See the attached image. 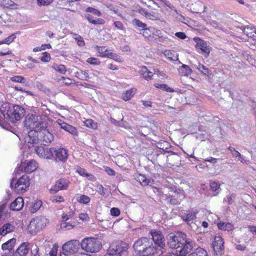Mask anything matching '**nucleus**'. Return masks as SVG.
Wrapping results in <instances>:
<instances>
[{
    "mask_svg": "<svg viewBox=\"0 0 256 256\" xmlns=\"http://www.w3.org/2000/svg\"><path fill=\"white\" fill-rule=\"evenodd\" d=\"M25 113L24 109L18 105L4 102L0 108V126L3 123H14L20 120Z\"/></svg>",
    "mask_w": 256,
    "mask_h": 256,
    "instance_id": "f257e3e1",
    "label": "nucleus"
},
{
    "mask_svg": "<svg viewBox=\"0 0 256 256\" xmlns=\"http://www.w3.org/2000/svg\"><path fill=\"white\" fill-rule=\"evenodd\" d=\"M54 140V136L44 126L39 130H30L28 132V140L30 144L46 146Z\"/></svg>",
    "mask_w": 256,
    "mask_h": 256,
    "instance_id": "f03ea898",
    "label": "nucleus"
},
{
    "mask_svg": "<svg viewBox=\"0 0 256 256\" xmlns=\"http://www.w3.org/2000/svg\"><path fill=\"white\" fill-rule=\"evenodd\" d=\"M134 248L140 256L153 255L157 251L152 240L146 238H142L136 240L134 244Z\"/></svg>",
    "mask_w": 256,
    "mask_h": 256,
    "instance_id": "7ed1b4c3",
    "label": "nucleus"
},
{
    "mask_svg": "<svg viewBox=\"0 0 256 256\" xmlns=\"http://www.w3.org/2000/svg\"><path fill=\"white\" fill-rule=\"evenodd\" d=\"M80 246L86 252L96 253L102 249V244L101 242L96 238L87 237L82 240Z\"/></svg>",
    "mask_w": 256,
    "mask_h": 256,
    "instance_id": "20e7f679",
    "label": "nucleus"
},
{
    "mask_svg": "<svg viewBox=\"0 0 256 256\" xmlns=\"http://www.w3.org/2000/svg\"><path fill=\"white\" fill-rule=\"evenodd\" d=\"M128 246V244L124 242H114L110 244L107 253L104 256H126Z\"/></svg>",
    "mask_w": 256,
    "mask_h": 256,
    "instance_id": "39448f33",
    "label": "nucleus"
},
{
    "mask_svg": "<svg viewBox=\"0 0 256 256\" xmlns=\"http://www.w3.org/2000/svg\"><path fill=\"white\" fill-rule=\"evenodd\" d=\"M30 184L29 177L26 174L22 176L18 180L13 178L10 182L11 188L18 194H22L26 191Z\"/></svg>",
    "mask_w": 256,
    "mask_h": 256,
    "instance_id": "423d86ee",
    "label": "nucleus"
},
{
    "mask_svg": "<svg viewBox=\"0 0 256 256\" xmlns=\"http://www.w3.org/2000/svg\"><path fill=\"white\" fill-rule=\"evenodd\" d=\"M48 220L44 216H38L30 221L28 226V232L32 235L42 230L48 223Z\"/></svg>",
    "mask_w": 256,
    "mask_h": 256,
    "instance_id": "0eeeda50",
    "label": "nucleus"
},
{
    "mask_svg": "<svg viewBox=\"0 0 256 256\" xmlns=\"http://www.w3.org/2000/svg\"><path fill=\"white\" fill-rule=\"evenodd\" d=\"M186 234L181 232L170 233L167 236L168 244L171 248H178L182 247L184 242Z\"/></svg>",
    "mask_w": 256,
    "mask_h": 256,
    "instance_id": "6e6552de",
    "label": "nucleus"
},
{
    "mask_svg": "<svg viewBox=\"0 0 256 256\" xmlns=\"http://www.w3.org/2000/svg\"><path fill=\"white\" fill-rule=\"evenodd\" d=\"M44 124L40 117L34 114L28 115L24 122V126L30 130L39 131L44 126Z\"/></svg>",
    "mask_w": 256,
    "mask_h": 256,
    "instance_id": "1a4fd4ad",
    "label": "nucleus"
},
{
    "mask_svg": "<svg viewBox=\"0 0 256 256\" xmlns=\"http://www.w3.org/2000/svg\"><path fill=\"white\" fill-rule=\"evenodd\" d=\"M80 243L78 240H73L64 244L62 247V251L67 254L72 255L76 254L80 248Z\"/></svg>",
    "mask_w": 256,
    "mask_h": 256,
    "instance_id": "9d476101",
    "label": "nucleus"
},
{
    "mask_svg": "<svg viewBox=\"0 0 256 256\" xmlns=\"http://www.w3.org/2000/svg\"><path fill=\"white\" fill-rule=\"evenodd\" d=\"M150 234L152 240L154 242V247L158 250H162L165 247V242L164 236L160 231L157 230H152L150 232Z\"/></svg>",
    "mask_w": 256,
    "mask_h": 256,
    "instance_id": "9b49d317",
    "label": "nucleus"
},
{
    "mask_svg": "<svg viewBox=\"0 0 256 256\" xmlns=\"http://www.w3.org/2000/svg\"><path fill=\"white\" fill-rule=\"evenodd\" d=\"M70 183L68 179L60 178L56 182L54 185L50 190V192L51 194H54L60 190H67Z\"/></svg>",
    "mask_w": 256,
    "mask_h": 256,
    "instance_id": "f8f14e48",
    "label": "nucleus"
},
{
    "mask_svg": "<svg viewBox=\"0 0 256 256\" xmlns=\"http://www.w3.org/2000/svg\"><path fill=\"white\" fill-rule=\"evenodd\" d=\"M224 241L220 236H216L212 244L213 250L214 254L217 256H220L224 252Z\"/></svg>",
    "mask_w": 256,
    "mask_h": 256,
    "instance_id": "ddd939ff",
    "label": "nucleus"
},
{
    "mask_svg": "<svg viewBox=\"0 0 256 256\" xmlns=\"http://www.w3.org/2000/svg\"><path fill=\"white\" fill-rule=\"evenodd\" d=\"M194 40L196 42V48L201 50L200 53L204 54L205 58H207L210 54V47L207 44L206 42L199 38H194Z\"/></svg>",
    "mask_w": 256,
    "mask_h": 256,
    "instance_id": "4468645a",
    "label": "nucleus"
},
{
    "mask_svg": "<svg viewBox=\"0 0 256 256\" xmlns=\"http://www.w3.org/2000/svg\"><path fill=\"white\" fill-rule=\"evenodd\" d=\"M68 150L64 148L56 149L54 148L53 158L56 162H64L68 158Z\"/></svg>",
    "mask_w": 256,
    "mask_h": 256,
    "instance_id": "2eb2a0df",
    "label": "nucleus"
},
{
    "mask_svg": "<svg viewBox=\"0 0 256 256\" xmlns=\"http://www.w3.org/2000/svg\"><path fill=\"white\" fill-rule=\"evenodd\" d=\"M194 242L190 238H185L184 242L182 244V248L179 251L180 256H186V254L190 253L193 248Z\"/></svg>",
    "mask_w": 256,
    "mask_h": 256,
    "instance_id": "dca6fc26",
    "label": "nucleus"
},
{
    "mask_svg": "<svg viewBox=\"0 0 256 256\" xmlns=\"http://www.w3.org/2000/svg\"><path fill=\"white\" fill-rule=\"evenodd\" d=\"M56 122L63 130L74 136H78V130L75 127L66 123L60 119L58 120Z\"/></svg>",
    "mask_w": 256,
    "mask_h": 256,
    "instance_id": "f3484780",
    "label": "nucleus"
},
{
    "mask_svg": "<svg viewBox=\"0 0 256 256\" xmlns=\"http://www.w3.org/2000/svg\"><path fill=\"white\" fill-rule=\"evenodd\" d=\"M174 193V196H169L168 199L171 204L176 205L180 204V201L184 198V191L181 190H176Z\"/></svg>",
    "mask_w": 256,
    "mask_h": 256,
    "instance_id": "a211bd4d",
    "label": "nucleus"
},
{
    "mask_svg": "<svg viewBox=\"0 0 256 256\" xmlns=\"http://www.w3.org/2000/svg\"><path fill=\"white\" fill-rule=\"evenodd\" d=\"M30 245L28 242H24L22 243L20 246L16 250L15 252V256H26L30 249Z\"/></svg>",
    "mask_w": 256,
    "mask_h": 256,
    "instance_id": "6ab92c4d",
    "label": "nucleus"
},
{
    "mask_svg": "<svg viewBox=\"0 0 256 256\" xmlns=\"http://www.w3.org/2000/svg\"><path fill=\"white\" fill-rule=\"evenodd\" d=\"M37 167V163L34 160H32L25 162L22 166V170L24 169L25 172L30 173L34 171Z\"/></svg>",
    "mask_w": 256,
    "mask_h": 256,
    "instance_id": "aec40b11",
    "label": "nucleus"
},
{
    "mask_svg": "<svg viewBox=\"0 0 256 256\" xmlns=\"http://www.w3.org/2000/svg\"><path fill=\"white\" fill-rule=\"evenodd\" d=\"M24 200L21 197L17 198L14 202H12L10 206V210H20L24 206Z\"/></svg>",
    "mask_w": 256,
    "mask_h": 256,
    "instance_id": "412c9836",
    "label": "nucleus"
},
{
    "mask_svg": "<svg viewBox=\"0 0 256 256\" xmlns=\"http://www.w3.org/2000/svg\"><path fill=\"white\" fill-rule=\"evenodd\" d=\"M7 204L6 202H0V221L4 220L8 215V210L6 208Z\"/></svg>",
    "mask_w": 256,
    "mask_h": 256,
    "instance_id": "4be33fe9",
    "label": "nucleus"
},
{
    "mask_svg": "<svg viewBox=\"0 0 256 256\" xmlns=\"http://www.w3.org/2000/svg\"><path fill=\"white\" fill-rule=\"evenodd\" d=\"M238 28H240L244 34L250 37L254 36V32L256 34V28L252 26H241Z\"/></svg>",
    "mask_w": 256,
    "mask_h": 256,
    "instance_id": "5701e85b",
    "label": "nucleus"
},
{
    "mask_svg": "<svg viewBox=\"0 0 256 256\" xmlns=\"http://www.w3.org/2000/svg\"><path fill=\"white\" fill-rule=\"evenodd\" d=\"M14 228V226L12 224L10 223L6 224L0 228V234L6 236L8 233L13 232Z\"/></svg>",
    "mask_w": 256,
    "mask_h": 256,
    "instance_id": "b1692460",
    "label": "nucleus"
},
{
    "mask_svg": "<svg viewBox=\"0 0 256 256\" xmlns=\"http://www.w3.org/2000/svg\"><path fill=\"white\" fill-rule=\"evenodd\" d=\"M96 48L98 52V56L107 58L110 57V54L111 52H110L109 50L106 46H96Z\"/></svg>",
    "mask_w": 256,
    "mask_h": 256,
    "instance_id": "393cba45",
    "label": "nucleus"
},
{
    "mask_svg": "<svg viewBox=\"0 0 256 256\" xmlns=\"http://www.w3.org/2000/svg\"><path fill=\"white\" fill-rule=\"evenodd\" d=\"M136 92V90L135 88H130L122 93V98L124 101H128L134 96Z\"/></svg>",
    "mask_w": 256,
    "mask_h": 256,
    "instance_id": "a878e982",
    "label": "nucleus"
},
{
    "mask_svg": "<svg viewBox=\"0 0 256 256\" xmlns=\"http://www.w3.org/2000/svg\"><path fill=\"white\" fill-rule=\"evenodd\" d=\"M134 179L144 186H148L150 183L151 180L147 178L144 175L137 174L134 176Z\"/></svg>",
    "mask_w": 256,
    "mask_h": 256,
    "instance_id": "bb28decb",
    "label": "nucleus"
},
{
    "mask_svg": "<svg viewBox=\"0 0 256 256\" xmlns=\"http://www.w3.org/2000/svg\"><path fill=\"white\" fill-rule=\"evenodd\" d=\"M218 228L222 230L231 231L234 228V226L232 224L222 222L218 224Z\"/></svg>",
    "mask_w": 256,
    "mask_h": 256,
    "instance_id": "cd10ccee",
    "label": "nucleus"
},
{
    "mask_svg": "<svg viewBox=\"0 0 256 256\" xmlns=\"http://www.w3.org/2000/svg\"><path fill=\"white\" fill-rule=\"evenodd\" d=\"M178 72L182 76H188L192 73V69L186 64H182L178 69Z\"/></svg>",
    "mask_w": 256,
    "mask_h": 256,
    "instance_id": "c85d7f7f",
    "label": "nucleus"
},
{
    "mask_svg": "<svg viewBox=\"0 0 256 256\" xmlns=\"http://www.w3.org/2000/svg\"><path fill=\"white\" fill-rule=\"evenodd\" d=\"M75 210V206H72V208H70L68 212H63L62 218V221H66L72 218L74 214Z\"/></svg>",
    "mask_w": 256,
    "mask_h": 256,
    "instance_id": "c756f323",
    "label": "nucleus"
},
{
    "mask_svg": "<svg viewBox=\"0 0 256 256\" xmlns=\"http://www.w3.org/2000/svg\"><path fill=\"white\" fill-rule=\"evenodd\" d=\"M140 74L145 80H148L152 79L154 72L148 70L146 66H142L140 70Z\"/></svg>",
    "mask_w": 256,
    "mask_h": 256,
    "instance_id": "7c9ffc66",
    "label": "nucleus"
},
{
    "mask_svg": "<svg viewBox=\"0 0 256 256\" xmlns=\"http://www.w3.org/2000/svg\"><path fill=\"white\" fill-rule=\"evenodd\" d=\"M16 240L14 238L8 240L2 244V248L3 250H12L14 246Z\"/></svg>",
    "mask_w": 256,
    "mask_h": 256,
    "instance_id": "2f4dec72",
    "label": "nucleus"
},
{
    "mask_svg": "<svg viewBox=\"0 0 256 256\" xmlns=\"http://www.w3.org/2000/svg\"><path fill=\"white\" fill-rule=\"evenodd\" d=\"M220 184L217 182L214 181L210 182V189L215 192L214 196L218 195L220 192Z\"/></svg>",
    "mask_w": 256,
    "mask_h": 256,
    "instance_id": "473e14b6",
    "label": "nucleus"
},
{
    "mask_svg": "<svg viewBox=\"0 0 256 256\" xmlns=\"http://www.w3.org/2000/svg\"><path fill=\"white\" fill-rule=\"evenodd\" d=\"M75 76L78 79L82 80H86L88 78V74L81 70L74 72Z\"/></svg>",
    "mask_w": 256,
    "mask_h": 256,
    "instance_id": "72a5a7b5",
    "label": "nucleus"
},
{
    "mask_svg": "<svg viewBox=\"0 0 256 256\" xmlns=\"http://www.w3.org/2000/svg\"><path fill=\"white\" fill-rule=\"evenodd\" d=\"M183 220L187 224L192 220L196 218V214L192 212H188L187 214L183 215L182 216Z\"/></svg>",
    "mask_w": 256,
    "mask_h": 256,
    "instance_id": "f704fd0d",
    "label": "nucleus"
},
{
    "mask_svg": "<svg viewBox=\"0 0 256 256\" xmlns=\"http://www.w3.org/2000/svg\"><path fill=\"white\" fill-rule=\"evenodd\" d=\"M206 251L202 248H198L195 252L190 254L188 256H207Z\"/></svg>",
    "mask_w": 256,
    "mask_h": 256,
    "instance_id": "c9c22d12",
    "label": "nucleus"
},
{
    "mask_svg": "<svg viewBox=\"0 0 256 256\" xmlns=\"http://www.w3.org/2000/svg\"><path fill=\"white\" fill-rule=\"evenodd\" d=\"M154 32L155 31L156 35H159L160 34V30H155L152 27H150L148 28H146L144 30L142 35L146 38H148L150 36V34H149L148 32Z\"/></svg>",
    "mask_w": 256,
    "mask_h": 256,
    "instance_id": "e433bc0d",
    "label": "nucleus"
},
{
    "mask_svg": "<svg viewBox=\"0 0 256 256\" xmlns=\"http://www.w3.org/2000/svg\"><path fill=\"white\" fill-rule=\"evenodd\" d=\"M196 68L204 75L209 76L211 74L210 70L208 68L200 64H198Z\"/></svg>",
    "mask_w": 256,
    "mask_h": 256,
    "instance_id": "4c0bfd02",
    "label": "nucleus"
},
{
    "mask_svg": "<svg viewBox=\"0 0 256 256\" xmlns=\"http://www.w3.org/2000/svg\"><path fill=\"white\" fill-rule=\"evenodd\" d=\"M52 68L62 74H65L66 72V68L63 64H54Z\"/></svg>",
    "mask_w": 256,
    "mask_h": 256,
    "instance_id": "58836bf2",
    "label": "nucleus"
},
{
    "mask_svg": "<svg viewBox=\"0 0 256 256\" xmlns=\"http://www.w3.org/2000/svg\"><path fill=\"white\" fill-rule=\"evenodd\" d=\"M76 198L78 202L82 204H87L90 200V197L84 194L78 196Z\"/></svg>",
    "mask_w": 256,
    "mask_h": 256,
    "instance_id": "ea45409f",
    "label": "nucleus"
},
{
    "mask_svg": "<svg viewBox=\"0 0 256 256\" xmlns=\"http://www.w3.org/2000/svg\"><path fill=\"white\" fill-rule=\"evenodd\" d=\"M75 226V222H67L66 221H62L61 224V228L64 230H70Z\"/></svg>",
    "mask_w": 256,
    "mask_h": 256,
    "instance_id": "a19ab883",
    "label": "nucleus"
},
{
    "mask_svg": "<svg viewBox=\"0 0 256 256\" xmlns=\"http://www.w3.org/2000/svg\"><path fill=\"white\" fill-rule=\"evenodd\" d=\"M54 148H46L44 154L43 158L46 159H52L54 157Z\"/></svg>",
    "mask_w": 256,
    "mask_h": 256,
    "instance_id": "79ce46f5",
    "label": "nucleus"
},
{
    "mask_svg": "<svg viewBox=\"0 0 256 256\" xmlns=\"http://www.w3.org/2000/svg\"><path fill=\"white\" fill-rule=\"evenodd\" d=\"M84 126L89 128H92L96 130L98 128L97 122H94L92 119L86 120L84 121Z\"/></svg>",
    "mask_w": 256,
    "mask_h": 256,
    "instance_id": "37998d69",
    "label": "nucleus"
},
{
    "mask_svg": "<svg viewBox=\"0 0 256 256\" xmlns=\"http://www.w3.org/2000/svg\"><path fill=\"white\" fill-rule=\"evenodd\" d=\"M30 256H40L39 252V248L34 244L30 245Z\"/></svg>",
    "mask_w": 256,
    "mask_h": 256,
    "instance_id": "c03bdc74",
    "label": "nucleus"
},
{
    "mask_svg": "<svg viewBox=\"0 0 256 256\" xmlns=\"http://www.w3.org/2000/svg\"><path fill=\"white\" fill-rule=\"evenodd\" d=\"M76 172L80 176H85V177H89L91 174H88L86 172V170L84 168H82L78 166H76L75 168Z\"/></svg>",
    "mask_w": 256,
    "mask_h": 256,
    "instance_id": "a18cd8bd",
    "label": "nucleus"
},
{
    "mask_svg": "<svg viewBox=\"0 0 256 256\" xmlns=\"http://www.w3.org/2000/svg\"><path fill=\"white\" fill-rule=\"evenodd\" d=\"M197 6H198L199 8H194V12L200 14V13L204 12V9H205V6L202 2H199L197 4H196L195 6L196 7Z\"/></svg>",
    "mask_w": 256,
    "mask_h": 256,
    "instance_id": "49530a36",
    "label": "nucleus"
},
{
    "mask_svg": "<svg viewBox=\"0 0 256 256\" xmlns=\"http://www.w3.org/2000/svg\"><path fill=\"white\" fill-rule=\"evenodd\" d=\"M46 148L42 146H36L34 148L36 154L40 158H43Z\"/></svg>",
    "mask_w": 256,
    "mask_h": 256,
    "instance_id": "de8ad7c7",
    "label": "nucleus"
},
{
    "mask_svg": "<svg viewBox=\"0 0 256 256\" xmlns=\"http://www.w3.org/2000/svg\"><path fill=\"white\" fill-rule=\"evenodd\" d=\"M42 204V202L41 200L36 201L30 207V212L32 213L35 212L38 210Z\"/></svg>",
    "mask_w": 256,
    "mask_h": 256,
    "instance_id": "09e8293b",
    "label": "nucleus"
},
{
    "mask_svg": "<svg viewBox=\"0 0 256 256\" xmlns=\"http://www.w3.org/2000/svg\"><path fill=\"white\" fill-rule=\"evenodd\" d=\"M156 87L160 88L164 90H165L168 92H174V90L173 88L168 87L166 84H156Z\"/></svg>",
    "mask_w": 256,
    "mask_h": 256,
    "instance_id": "8fccbe9b",
    "label": "nucleus"
},
{
    "mask_svg": "<svg viewBox=\"0 0 256 256\" xmlns=\"http://www.w3.org/2000/svg\"><path fill=\"white\" fill-rule=\"evenodd\" d=\"M132 24L137 27L142 28L143 30L146 28V24L143 23L142 22L136 18H134L132 20Z\"/></svg>",
    "mask_w": 256,
    "mask_h": 256,
    "instance_id": "3c124183",
    "label": "nucleus"
},
{
    "mask_svg": "<svg viewBox=\"0 0 256 256\" xmlns=\"http://www.w3.org/2000/svg\"><path fill=\"white\" fill-rule=\"evenodd\" d=\"M110 56L108 58L112 59L116 62H123L122 58L120 56L112 52L110 54Z\"/></svg>",
    "mask_w": 256,
    "mask_h": 256,
    "instance_id": "603ef678",
    "label": "nucleus"
},
{
    "mask_svg": "<svg viewBox=\"0 0 256 256\" xmlns=\"http://www.w3.org/2000/svg\"><path fill=\"white\" fill-rule=\"evenodd\" d=\"M16 38L15 34H12L11 36L6 38L4 40L0 42V44H10L12 42L14 41V39Z\"/></svg>",
    "mask_w": 256,
    "mask_h": 256,
    "instance_id": "864d4df0",
    "label": "nucleus"
},
{
    "mask_svg": "<svg viewBox=\"0 0 256 256\" xmlns=\"http://www.w3.org/2000/svg\"><path fill=\"white\" fill-rule=\"evenodd\" d=\"M180 160V156L174 152H172L168 156V160L172 162V160L176 161L178 162Z\"/></svg>",
    "mask_w": 256,
    "mask_h": 256,
    "instance_id": "5fc2aeb1",
    "label": "nucleus"
},
{
    "mask_svg": "<svg viewBox=\"0 0 256 256\" xmlns=\"http://www.w3.org/2000/svg\"><path fill=\"white\" fill-rule=\"evenodd\" d=\"M12 82H20L22 84L25 83L26 80L22 76H14L11 78Z\"/></svg>",
    "mask_w": 256,
    "mask_h": 256,
    "instance_id": "6e6d98bb",
    "label": "nucleus"
},
{
    "mask_svg": "<svg viewBox=\"0 0 256 256\" xmlns=\"http://www.w3.org/2000/svg\"><path fill=\"white\" fill-rule=\"evenodd\" d=\"M42 54L43 56L40 58L42 62H48L50 60V56L49 53L47 52H44Z\"/></svg>",
    "mask_w": 256,
    "mask_h": 256,
    "instance_id": "4d7b16f0",
    "label": "nucleus"
},
{
    "mask_svg": "<svg viewBox=\"0 0 256 256\" xmlns=\"http://www.w3.org/2000/svg\"><path fill=\"white\" fill-rule=\"evenodd\" d=\"M208 24L212 26L218 28V29H222V26L221 24H219L218 22L215 20H210Z\"/></svg>",
    "mask_w": 256,
    "mask_h": 256,
    "instance_id": "13d9d810",
    "label": "nucleus"
},
{
    "mask_svg": "<svg viewBox=\"0 0 256 256\" xmlns=\"http://www.w3.org/2000/svg\"><path fill=\"white\" fill-rule=\"evenodd\" d=\"M76 36L74 38H75V40H76L78 44L80 46H84L85 44V43H84V41L83 38L80 36H78V35H76Z\"/></svg>",
    "mask_w": 256,
    "mask_h": 256,
    "instance_id": "bf43d9fd",
    "label": "nucleus"
},
{
    "mask_svg": "<svg viewBox=\"0 0 256 256\" xmlns=\"http://www.w3.org/2000/svg\"><path fill=\"white\" fill-rule=\"evenodd\" d=\"M228 149L231 152L234 157L238 158V156H241V154L238 151L236 150L234 148L230 146Z\"/></svg>",
    "mask_w": 256,
    "mask_h": 256,
    "instance_id": "052dcab7",
    "label": "nucleus"
},
{
    "mask_svg": "<svg viewBox=\"0 0 256 256\" xmlns=\"http://www.w3.org/2000/svg\"><path fill=\"white\" fill-rule=\"evenodd\" d=\"M140 2L146 4L148 6H150L151 4H154L160 7L158 4L154 0H140Z\"/></svg>",
    "mask_w": 256,
    "mask_h": 256,
    "instance_id": "680f3d73",
    "label": "nucleus"
},
{
    "mask_svg": "<svg viewBox=\"0 0 256 256\" xmlns=\"http://www.w3.org/2000/svg\"><path fill=\"white\" fill-rule=\"evenodd\" d=\"M86 61L94 65H98L100 64V62L94 58H88Z\"/></svg>",
    "mask_w": 256,
    "mask_h": 256,
    "instance_id": "e2e57ef3",
    "label": "nucleus"
},
{
    "mask_svg": "<svg viewBox=\"0 0 256 256\" xmlns=\"http://www.w3.org/2000/svg\"><path fill=\"white\" fill-rule=\"evenodd\" d=\"M86 11L87 12L93 13L98 16H100L101 14L100 12L98 10L90 7L87 8Z\"/></svg>",
    "mask_w": 256,
    "mask_h": 256,
    "instance_id": "0e129e2a",
    "label": "nucleus"
},
{
    "mask_svg": "<svg viewBox=\"0 0 256 256\" xmlns=\"http://www.w3.org/2000/svg\"><path fill=\"white\" fill-rule=\"evenodd\" d=\"M110 214L113 216H117L120 215V211L118 208H112L110 209Z\"/></svg>",
    "mask_w": 256,
    "mask_h": 256,
    "instance_id": "69168bd1",
    "label": "nucleus"
},
{
    "mask_svg": "<svg viewBox=\"0 0 256 256\" xmlns=\"http://www.w3.org/2000/svg\"><path fill=\"white\" fill-rule=\"evenodd\" d=\"M52 0H38V4L40 6H46L52 2Z\"/></svg>",
    "mask_w": 256,
    "mask_h": 256,
    "instance_id": "338daca9",
    "label": "nucleus"
},
{
    "mask_svg": "<svg viewBox=\"0 0 256 256\" xmlns=\"http://www.w3.org/2000/svg\"><path fill=\"white\" fill-rule=\"evenodd\" d=\"M79 218L82 220H87L88 219V214L86 213H81L79 214Z\"/></svg>",
    "mask_w": 256,
    "mask_h": 256,
    "instance_id": "774afa93",
    "label": "nucleus"
}]
</instances>
